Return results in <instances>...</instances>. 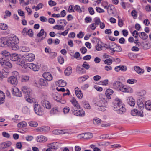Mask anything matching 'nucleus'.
<instances>
[{
    "instance_id": "1",
    "label": "nucleus",
    "mask_w": 151,
    "mask_h": 151,
    "mask_svg": "<svg viewBox=\"0 0 151 151\" xmlns=\"http://www.w3.org/2000/svg\"><path fill=\"white\" fill-rule=\"evenodd\" d=\"M19 39L16 37L9 39L7 37H2L0 39V46L6 47L9 46L13 50H17L19 48L17 44L19 43Z\"/></svg>"
},
{
    "instance_id": "2",
    "label": "nucleus",
    "mask_w": 151,
    "mask_h": 151,
    "mask_svg": "<svg viewBox=\"0 0 151 151\" xmlns=\"http://www.w3.org/2000/svg\"><path fill=\"white\" fill-rule=\"evenodd\" d=\"M113 104L114 110L116 111L118 113L122 114L126 111V109L121 100L119 99L115 98Z\"/></svg>"
},
{
    "instance_id": "3",
    "label": "nucleus",
    "mask_w": 151,
    "mask_h": 151,
    "mask_svg": "<svg viewBox=\"0 0 151 151\" xmlns=\"http://www.w3.org/2000/svg\"><path fill=\"white\" fill-rule=\"evenodd\" d=\"M99 96L100 100L97 103L98 106L100 107L98 109L101 111H104L108 105L109 100L104 95H100Z\"/></svg>"
},
{
    "instance_id": "4",
    "label": "nucleus",
    "mask_w": 151,
    "mask_h": 151,
    "mask_svg": "<svg viewBox=\"0 0 151 151\" xmlns=\"http://www.w3.org/2000/svg\"><path fill=\"white\" fill-rule=\"evenodd\" d=\"M14 76H11L8 78L7 81L9 83L13 85H15L17 84L18 78L19 77V73L17 71L14 72Z\"/></svg>"
},
{
    "instance_id": "5",
    "label": "nucleus",
    "mask_w": 151,
    "mask_h": 151,
    "mask_svg": "<svg viewBox=\"0 0 151 151\" xmlns=\"http://www.w3.org/2000/svg\"><path fill=\"white\" fill-rule=\"evenodd\" d=\"M34 109L36 114L42 116L44 114L42 108L37 103L34 104Z\"/></svg>"
},
{
    "instance_id": "6",
    "label": "nucleus",
    "mask_w": 151,
    "mask_h": 151,
    "mask_svg": "<svg viewBox=\"0 0 151 151\" xmlns=\"http://www.w3.org/2000/svg\"><path fill=\"white\" fill-rule=\"evenodd\" d=\"M0 63L2 66H6L9 68L12 67L11 63L7 59L2 58H0Z\"/></svg>"
},
{
    "instance_id": "7",
    "label": "nucleus",
    "mask_w": 151,
    "mask_h": 151,
    "mask_svg": "<svg viewBox=\"0 0 151 151\" xmlns=\"http://www.w3.org/2000/svg\"><path fill=\"white\" fill-rule=\"evenodd\" d=\"M12 92L13 95L17 97H21L22 96V94L18 88L14 86L12 88Z\"/></svg>"
},
{
    "instance_id": "8",
    "label": "nucleus",
    "mask_w": 151,
    "mask_h": 151,
    "mask_svg": "<svg viewBox=\"0 0 151 151\" xmlns=\"http://www.w3.org/2000/svg\"><path fill=\"white\" fill-rule=\"evenodd\" d=\"M75 110L74 109L71 110V111L75 115L79 116H83L85 115V112L82 109Z\"/></svg>"
},
{
    "instance_id": "9",
    "label": "nucleus",
    "mask_w": 151,
    "mask_h": 151,
    "mask_svg": "<svg viewBox=\"0 0 151 151\" xmlns=\"http://www.w3.org/2000/svg\"><path fill=\"white\" fill-rule=\"evenodd\" d=\"M120 91L123 92H127L131 93H133V90L130 87L123 85L122 88H120Z\"/></svg>"
},
{
    "instance_id": "10",
    "label": "nucleus",
    "mask_w": 151,
    "mask_h": 151,
    "mask_svg": "<svg viewBox=\"0 0 151 151\" xmlns=\"http://www.w3.org/2000/svg\"><path fill=\"white\" fill-rule=\"evenodd\" d=\"M126 101L127 104L132 107L134 106L135 105V100L132 96L127 97Z\"/></svg>"
},
{
    "instance_id": "11",
    "label": "nucleus",
    "mask_w": 151,
    "mask_h": 151,
    "mask_svg": "<svg viewBox=\"0 0 151 151\" xmlns=\"http://www.w3.org/2000/svg\"><path fill=\"white\" fill-rule=\"evenodd\" d=\"M10 58V60L12 61H20L21 60V55L17 54L14 53L11 54Z\"/></svg>"
},
{
    "instance_id": "12",
    "label": "nucleus",
    "mask_w": 151,
    "mask_h": 151,
    "mask_svg": "<svg viewBox=\"0 0 151 151\" xmlns=\"http://www.w3.org/2000/svg\"><path fill=\"white\" fill-rule=\"evenodd\" d=\"M131 114L133 116H138L142 117L143 116V111L141 110L138 111L136 109L132 110L131 112Z\"/></svg>"
},
{
    "instance_id": "13",
    "label": "nucleus",
    "mask_w": 151,
    "mask_h": 151,
    "mask_svg": "<svg viewBox=\"0 0 151 151\" xmlns=\"http://www.w3.org/2000/svg\"><path fill=\"white\" fill-rule=\"evenodd\" d=\"M21 90L23 93L25 94V96H27L26 97L29 96L31 91L29 88L26 86H24L22 87Z\"/></svg>"
},
{
    "instance_id": "14",
    "label": "nucleus",
    "mask_w": 151,
    "mask_h": 151,
    "mask_svg": "<svg viewBox=\"0 0 151 151\" xmlns=\"http://www.w3.org/2000/svg\"><path fill=\"white\" fill-rule=\"evenodd\" d=\"M78 136L80 138H83L85 139H88L92 138L93 137V135L91 133H87L79 135Z\"/></svg>"
},
{
    "instance_id": "15",
    "label": "nucleus",
    "mask_w": 151,
    "mask_h": 151,
    "mask_svg": "<svg viewBox=\"0 0 151 151\" xmlns=\"http://www.w3.org/2000/svg\"><path fill=\"white\" fill-rule=\"evenodd\" d=\"M123 84L121 82L118 81H115L113 83V88L116 90H119L120 91V88H122Z\"/></svg>"
},
{
    "instance_id": "16",
    "label": "nucleus",
    "mask_w": 151,
    "mask_h": 151,
    "mask_svg": "<svg viewBox=\"0 0 151 151\" xmlns=\"http://www.w3.org/2000/svg\"><path fill=\"white\" fill-rule=\"evenodd\" d=\"M28 68L32 69L34 71H38L39 69V66L36 64L32 63H28Z\"/></svg>"
},
{
    "instance_id": "17",
    "label": "nucleus",
    "mask_w": 151,
    "mask_h": 151,
    "mask_svg": "<svg viewBox=\"0 0 151 151\" xmlns=\"http://www.w3.org/2000/svg\"><path fill=\"white\" fill-rule=\"evenodd\" d=\"M43 76L44 78L48 81H50L52 79V76L49 72H45L43 74Z\"/></svg>"
},
{
    "instance_id": "18",
    "label": "nucleus",
    "mask_w": 151,
    "mask_h": 151,
    "mask_svg": "<svg viewBox=\"0 0 151 151\" xmlns=\"http://www.w3.org/2000/svg\"><path fill=\"white\" fill-rule=\"evenodd\" d=\"M47 138L43 135H39L36 138L37 141L39 142H44L47 140Z\"/></svg>"
},
{
    "instance_id": "19",
    "label": "nucleus",
    "mask_w": 151,
    "mask_h": 151,
    "mask_svg": "<svg viewBox=\"0 0 151 151\" xmlns=\"http://www.w3.org/2000/svg\"><path fill=\"white\" fill-rule=\"evenodd\" d=\"M70 101L74 107H76V109H80V105L75 98H72L70 100Z\"/></svg>"
},
{
    "instance_id": "20",
    "label": "nucleus",
    "mask_w": 151,
    "mask_h": 151,
    "mask_svg": "<svg viewBox=\"0 0 151 151\" xmlns=\"http://www.w3.org/2000/svg\"><path fill=\"white\" fill-rule=\"evenodd\" d=\"M12 144L11 142L8 141L2 143L0 145V148L3 149L10 147Z\"/></svg>"
},
{
    "instance_id": "21",
    "label": "nucleus",
    "mask_w": 151,
    "mask_h": 151,
    "mask_svg": "<svg viewBox=\"0 0 151 151\" xmlns=\"http://www.w3.org/2000/svg\"><path fill=\"white\" fill-rule=\"evenodd\" d=\"M75 94L77 97L80 99H81L83 97V94L81 90H79L78 87L75 88Z\"/></svg>"
},
{
    "instance_id": "22",
    "label": "nucleus",
    "mask_w": 151,
    "mask_h": 151,
    "mask_svg": "<svg viewBox=\"0 0 151 151\" xmlns=\"http://www.w3.org/2000/svg\"><path fill=\"white\" fill-rule=\"evenodd\" d=\"M35 55L32 53L29 54L26 56L25 59L26 60L29 62H32L34 60L35 58Z\"/></svg>"
},
{
    "instance_id": "23",
    "label": "nucleus",
    "mask_w": 151,
    "mask_h": 151,
    "mask_svg": "<svg viewBox=\"0 0 151 151\" xmlns=\"http://www.w3.org/2000/svg\"><path fill=\"white\" fill-rule=\"evenodd\" d=\"M113 93V91L111 89H108L106 90L105 92V96L106 97V98H107L108 100L110 99L111 97L110 96Z\"/></svg>"
},
{
    "instance_id": "24",
    "label": "nucleus",
    "mask_w": 151,
    "mask_h": 151,
    "mask_svg": "<svg viewBox=\"0 0 151 151\" xmlns=\"http://www.w3.org/2000/svg\"><path fill=\"white\" fill-rule=\"evenodd\" d=\"M42 103L43 107H45L47 109H50L51 107L49 101L46 100H44L42 101Z\"/></svg>"
},
{
    "instance_id": "25",
    "label": "nucleus",
    "mask_w": 151,
    "mask_h": 151,
    "mask_svg": "<svg viewBox=\"0 0 151 151\" xmlns=\"http://www.w3.org/2000/svg\"><path fill=\"white\" fill-rule=\"evenodd\" d=\"M52 97L57 102L60 101L61 98L60 95L58 93H55L53 94Z\"/></svg>"
},
{
    "instance_id": "26",
    "label": "nucleus",
    "mask_w": 151,
    "mask_h": 151,
    "mask_svg": "<svg viewBox=\"0 0 151 151\" xmlns=\"http://www.w3.org/2000/svg\"><path fill=\"white\" fill-rule=\"evenodd\" d=\"M18 64L21 65L23 68L24 69H28V63H25V60H23L21 58V60L19 61Z\"/></svg>"
},
{
    "instance_id": "27",
    "label": "nucleus",
    "mask_w": 151,
    "mask_h": 151,
    "mask_svg": "<svg viewBox=\"0 0 151 151\" xmlns=\"http://www.w3.org/2000/svg\"><path fill=\"white\" fill-rule=\"evenodd\" d=\"M76 71L79 74H83L86 72V70L83 68L78 65L76 68Z\"/></svg>"
},
{
    "instance_id": "28",
    "label": "nucleus",
    "mask_w": 151,
    "mask_h": 151,
    "mask_svg": "<svg viewBox=\"0 0 151 151\" xmlns=\"http://www.w3.org/2000/svg\"><path fill=\"white\" fill-rule=\"evenodd\" d=\"M1 54L3 56L5 57L4 58H7V59L10 57L11 55L8 51L6 50L2 51Z\"/></svg>"
},
{
    "instance_id": "29",
    "label": "nucleus",
    "mask_w": 151,
    "mask_h": 151,
    "mask_svg": "<svg viewBox=\"0 0 151 151\" xmlns=\"http://www.w3.org/2000/svg\"><path fill=\"white\" fill-rule=\"evenodd\" d=\"M134 70L139 74H142L144 72V70L141 69L140 67L138 66H135L134 67Z\"/></svg>"
},
{
    "instance_id": "30",
    "label": "nucleus",
    "mask_w": 151,
    "mask_h": 151,
    "mask_svg": "<svg viewBox=\"0 0 151 151\" xmlns=\"http://www.w3.org/2000/svg\"><path fill=\"white\" fill-rule=\"evenodd\" d=\"M66 82L63 80H60L58 81L57 85L60 87H63L65 86L66 85Z\"/></svg>"
},
{
    "instance_id": "31",
    "label": "nucleus",
    "mask_w": 151,
    "mask_h": 151,
    "mask_svg": "<svg viewBox=\"0 0 151 151\" xmlns=\"http://www.w3.org/2000/svg\"><path fill=\"white\" fill-rule=\"evenodd\" d=\"M48 146L50 148L53 149H56L58 147V144L56 142L49 144L48 145Z\"/></svg>"
},
{
    "instance_id": "32",
    "label": "nucleus",
    "mask_w": 151,
    "mask_h": 151,
    "mask_svg": "<svg viewBox=\"0 0 151 151\" xmlns=\"http://www.w3.org/2000/svg\"><path fill=\"white\" fill-rule=\"evenodd\" d=\"M137 105L141 111L143 109L144 107V105L142 101L140 99L138 100L137 101Z\"/></svg>"
},
{
    "instance_id": "33",
    "label": "nucleus",
    "mask_w": 151,
    "mask_h": 151,
    "mask_svg": "<svg viewBox=\"0 0 151 151\" xmlns=\"http://www.w3.org/2000/svg\"><path fill=\"white\" fill-rule=\"evenodd\" d=\"M39 83L41 86H47L48 85V83L46 80H44L43 79H40Z\"/></svg>"
},
{
    "instance_id": "34",
    "label": "nucleus",
    "mask_w": 151,
    "mask_h": 151,
    "mask_svg": "<svg viewBox=\"0 0 151 151\" xmlns=\"http://www.w3.org/2000/svg\"><path fill=\"white\" fill-rule=\"evenodd\" d=\"M72 68L68 67L65 70L64 72L66 76H69L72 73Z\"/></svg>"
},
{
    "instance_id": "35",
    "label": "nucleus",
    "mask_w": 151,
    "mask_h": 151,
    "mask_svg": "<svg viewBox=\"0 0 151 151\" xmlns=\"http://www.w3.org/2000/svg\"><path fill=\"white\" fill-rule=\"evenodd\" d=\"M89 77V76L88 75H84L78 78V81L80 83L82 82L87 79Z\"/></svg>"
},
{
    "instance_id": "36",
    "label": "nucleus",
    "mask_w": 151,
    "mask_h": 151,
    "mask_svg": "<svg viewBox=\"0 0 151 151\" xmlns=\"http://www.w3.org/2000/svg\"><path fill=\"white\" fill-rule=\"evenodd\" d=\"M145 108L148 110L151 111V101H147L145 102Z\"/></svg>"
},
{
    "instance_id": "37",
    "label": "nucleus",
    "mask_w": 151,
    "mask_h": 151,
    "mask_svg": "<svg viewBox=\"0 0 151 151\" xmlns=\"http://www.w3.org/2000/svg\"><path fill=\"white\" fill-rule=\"evenodd\" d=\"M59 112L58 109L56 107L52 108L50 111V114L51 115H54L58 113Z\"/></svg>"
},
{
    "instance_id": "38",
    "label": "nucleus",
    "mask_w": 151,
    "mask_h": 151,
    "mask_svg": "<svg viewBox=\"0 0 151 151\" xmlns=\"http://www.w3.org/2000/svg\"><path fill=\"white\" fill-rule=\"evenodd\" d=\"M139 36L142 40H146L148 37L147 35L144 32L140 33V34H139Z\"/></svg>"
},
{
    "instance_id": "39",
    "label": "nucleus",
    "mask_w": 151,
    "mask_h": 151,
    "mask_svg": "<svg viewBox=\"0 0 151 151\" xmlns=\"http://www.w3.org/2000/svg\"><path fill=\"white\" fill-rule=\"evenodd\" d=\"M53 29L61 30H63L64 29V26L61 25H56L53 27Z\"/></svg>"
},
{
    "instance_id": "40",
    "label": "nucleus",
    "mask_w": 151,
    "mask_h": 151,
    "mask_svg": "<svg viewBox=\"0 0 151 151\" xmlns=\"http://www.w3.org/2000/svg\"><path fill=\"white\" fill-rule=\"evenodd\" d=\"M27 124L26 122L25 121H22L18 123L17 125L18 127H24L26 126Z\"/></svg>"
},
{
    "instance_id": "41",
    "label": "nucleus",
    "mask_w": 151,
    "mask_h": 151,
    "mask_svg": "<svg viewBox=\"0 0 151 151\" xmlns=\"http://www.w3.org/2000/svg\"><path fill=\"white\" fill-rule=\"evenodd\" d=\"M44 33L45 34V37H46L47 35V33L45 32L43 29H42L37 34V36L38 37H40L44 35Z\"/></svg>"
},
{
    "instance_id": "42",
    "label": "nucleus",
    "mask_w": 151,
    "mask_h": 151,
    "mask_svg": "<svg viewBox=\"0 0 151 151\" xmlns=\"http://www.w3.org/2000/svg\"><path fill=\"white\" fill-rule=\"evenodd\" d=\"M101 120L97 118H95L93 120V122L95 125H98L101 123Z\"/></svg>"
},
{
    "instance_id": "43",
    "label": "nucleus",
    "mask_w": 151,
    "mask_h": 151,
    "mask_svg": "<svg viewBox=\"0 0 151 151\" xmlns=\"http://www.w3.org/2000/svg\"><path fill=\"white\" fill-rule=\"evenodd\" d=\"M116 46V45L114 43H111L110 45L109 49L113 51L112 52L113 53L114 52V49H115V47Z\"/></svg>"
},
{
    "instance_id": "44",
    "label": "nucleus",
    "mask_w": 151,
    "mask_h": 151,
    "mask_svg": "<svg viewBox=\"0 0 151 151\" xmlns=\"http://www.w3.org/2000/svg\"><path fill=\"white\" fill-rule=\"evenodd\" d=\"M29 125L32 127H36L38 125L37 122L35 121H31L29 123Z\"/></svg>"
},
{
    "instance_id": "45",
    "label": "nucleus",
    "mask_w": 151,
    "mask_h": 151,
    "mask_svg": "<svg viewBox=\"0 0 151 151\" xmlns=\"http://www.w3.org/2000/svg\"><path fill=\"white\" fill-rule=\"evenodd\" d=\"M83 105L84 108L86 109H91V107L89 104L87 102H84L83 103Z\"/></svg>"
},
{
    "instance_id": "46",
    "label": "nucleus",
    "mask_w": 151,
    "mask_h": 151,
    "mask_svg": "<svg viewBox=\"0 0 151 151\" xmlns=\"http://www.w3.org/2000/svg\"><path fill=\"white\" fill-rule=\"evenodd\" d=\"M29 80V77L26 76H22L21 81L22 82H25Z\"/></svg>"
},
{
    "instance_id": "47",
    "label": "nucleus",
    "mask_w": 151,
    "mask_h": 151,
    "mask_svg": "<svg viewBox=\"0 0 151 151\" xmlns=\"http://www.w3.org/2000/svg\"><path fill=\"white\" fill-rule=\"evenodd\" d=\"M137 81L133 79H128L127 81V83L129 84H132L136 83Z\"/></svg>"
},
{
    "instance_id": "48",
    "label": "nucleus",
    "mask_w": 151,
    "mask_h": 151,
    "mask_svg": "<svg viewBox=\"0 0 151 151\" xmlns=\"http://www.w3.org/2000/svg\"><path fill=\"white\" fill-rule=\"evenodd\" d=\"M5 97L4 93L2 91H0V101H3L4 100Z\"/></svg>"
},
{
    "instance_id": "49",
    "label": "nucleus",
    "mask_w": 151,
    "mask_h": 151,
    "mask_svg": "<svg viewBox=\"0 0 151 151\" xmlns=\"http://www.w3.org/2000/svg\"><path fill=\"white\" fill-rule=\"evenodd\" d=\"M82 66L86 70L90 68L89 65L86 61L83 62Z\"/></svg>"
},
{
    "instance_id": "50",
    "label": "nucleus",
    "mask_w": 151,
    "mask_h": 151,
    "mask_svg": "<svg viewBox=\"0 0 151 151\" xmlns=\"http://www.w3.org/2000/svg\"><path fill=\"white\" fill-rule=\"evenodd\" d=\"M118 25L120 27H122L123 25V22L119 16H118Z\"/></svg>"
},
{
    "instance_id": "51",
    "label": "nucleus",
    "mask_w": 151,
    "mask_h": 151,
    "mask_svg": "<svg viewBox=\"0 0 151 151\" xmlns=\"http://www.w3.org/2000/svg\"><path fill=\"white\" fill-rule=\"evenodd\" d=\"M137 93L138 95L144 96L146 94V92L145 90H143L137 92Z\"/></svg>"
},
{
    "instance_id": "52",
    "label": "nucleus",
    "mask_w": 151,
    "mask_h": 151,
    "mask_svg": "<svg viewBox=\"0 0 151 151\" xmlns=\"http://www.w3.org/2000/svg\"><path fill=\"white\" fill-rule=\"evenodd\" d=\"M7 28V25L5 24H0V29L2 30H6Z\"/></svg>"
},
{
    "instance_id": "53",
    "label": "nucleus",
    "mask_w": 151,
    "mask_h": 151,
    "mask_svg": "<svg viewBox=\"0 0 151 151\" xmlns=\"http://www.w3.org/2000/svg\"><path fill=\"white\" fill-rule=\"evenodd\" d=\"M131 15L133 17V18L134 19H137V12L135 10H133L132 11L131 13Z\"/></svg>"
},
{
    "instance_id": "54",
    "label": "nucleus",
    "mask_w": 151,
    "mask_h": 151,
    "mask_svg": "<svg viewBox=\"0 0 151 151\" xmlns=\"http://www.w3.org/2000/svg\"><path fill=\"white\" fill-rule=\"evenodd\" d=\"M49 54L50 58L51 59L54 58L57 55V53L53 52H51Z\"/></svg>"
},
{
    "instance_id": "55",
    "label": "nucleus",
    "mask_w": 151,
    "mask_h": 151,
    "mask_svg": "<svg viewBox=\"0 0 151 151\" xmlns=\"http://www.w3.org/2000/svg\"><path fill=\"white\" fill-rule=\"evenodd\" d=\"M112 60L110 58H109L105 60L104 63L106 64L110 65L112 64Z\"/></svg>"
},
{
    "instance_id": "56",
    "label": "nucleus",
    "mask_w": 151,
    "mask_h": 151,
    "mask_svg": "<svg viewBox=\"0 0 151 151\" xmlns=\"http://www.w3.org/2000/svg\"><path fill=\"white\" fill-rule=\"evenodd\" d=\"M29 48L26 46H23L22 48V50L24 52H28L29 51Z\"/></svg>"
},
{
    "instance_id": "57",
    "label": "nucleus",
    "mask_w": 151,
    "mask_h": 151,
    "mask_svg": "<svg viewBox=\"0 0 151 151\" xmlns=\"http://www.w3.org/2000/svg\"><path fill=\"white\" fill-rule=\"evenodd\" d=\"M95 23L96 25H98L101 23L100 19L98 18H96L94 19Z\"/></svg>"
},
{
    "instance_id": "58",
    "label": "nucleus",
    "mask_w": 151,
    "mask_h": 151,
    "mask_svg": "<svg viewBox=\"0 0 151 151\" xmlns=\"http://www.w3.org/2000/svg\"><path fill=\"white\" fill-rule=\"evenodd\" d=\"M96 11L98 13H101L104 12L105 11L99 7H97L96 8Z\"/></svg>"
},
{
    "instance_id": "59",
    "label": "nucleus",
    "mask_w": 151,
    "mask_h": 151,
    "mask_svg": "<svg viewBox=\"0 0 151 151\" xmlns=\"http://www.w3.org/2000/svg\"><path fill=\"white\" fill-rule=\"evenodd\" d=\"M113 134H106L105 135L104 137L106 138H109V139H115L116 138L115 137H112V135Z\"/></svg>"
},
{
    "instance_id": "60",
    "label": "nucleus",
    "mask_w": 151,
    "mask_h": 151,
    "mask_svg": "<svg viewBox=\"0 0 151 151\" xmlns=\"http://www.w3.org/2000/svg\"><path fill=\"white\" fill-rule=\"evenodd\" d=\"M49 5L51 7L55 6L56 5V3L52 0H50L48 1Z\"/></svg>"
},
{
    "instance_id": "61",
    "label": "nucleus",
    "mask_w": 151,
    "mask_h": 151,
    "mask_svg": "<svg viewBox=\"0 0 151 151\" xmlns=\"http://www.w3.org/2000/svg\"><path fill=\"white\" fill-rule=\"evenodd\" d=\"M96 50L97 51L101 50L103 48L102 46L101 45L99 44H98L96 45L95 47Z\"/></svg>"
},
{
    "instance_id": "62",
    "label": "nucleus",
    "mask_w": 151,
    "mask_h": 151,
    "mask_svg": "<svg viewBox=\"0 0 151 151\" xmlns=\"http://www.w3.org/2000/svg\"><path fill=\"white\" fill-rule=\"evenodd\" d=\"M58 62L60 64H62L64 63V59L63 57L60 56H59L58 57Z\"/></svg>"
},
{
    "instance_id": "63",
    "label": "nucleus",
    "mask_w": 151,
    "mask_h": 151,
    "mask_svg": "<svg viewBox=\"0 0 151 151\" xmlns=\"http://www.w3.org/2000/svg\"><path fill=\"white\" fill-rule=\"evenodd\" d=\"M115 49H114V52L115 51H117V52H121L122 50V49L120 46L117 45L115 47Z\"/></svg>"
},
{
    "instance_id": "64",
    "label": "nucleus",
    "mask_w": 151,
    "mask_h": 151,
    "mask_svg": "<svg viewBox=\"0 0 151 151\" xmlns=\"http://www.w3.org/2000/svg\"><path fill=\"white\" fill-rule=\"evenodd\" d=\"M43 5L42 3H40L39 4L37 5L35 7V10L37 11L40 8H42Z\"/></svg>"
}]
</instances>
